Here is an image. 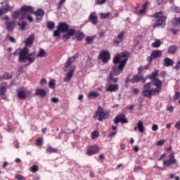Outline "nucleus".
<instances>
[{"instance_id": "obj_36", "label": "nucleus", "mask_w": 180, "mask_h": 180, "mask_svg": "<svg viewBox=\"0 0 180 180\" xmlns=\"http://www.w3.org/2000/svg\"><path fill=\"white\" fill-rule=\"evenodd\" d=\"M124 34H126V32H120L117 35V39L120 40V41H123V39H124Z\"/></svg>"}, {"instance_id": "obj_14", "label": "nucleus", "mask_w": 180, "mask_h": 180, "mask_svg": "<svg viewBox=\"0 0 180 180\" xmlns=\"http://www.w3.org/2000/svg\"><path fill=\"white\" fill-rule=\"evenodd\" d=\"M78 58V55H75L70 58H69L67 62L65 63V68H70L73 63H75V60Z\"/></svg>"}, {"instance_id": "obj_52", "label": "nucleus", "mask_w": 180, "mask_h": 180, "mask_svg": "<svg viewBox=\"0 0 180 180\" xmlns=\"http://www.w3.org/2000/svg\"><path fill=\"white\" fill-rule=\"evenodd\" d=\"M141 169H143L141 166L135 167L134 169V172H139V171H141Z\"/></svg>"}, {"instance_id": "obj_23", "label": "nucleus", "mask_w": 180, "mask_h": 180, "mask_svg": "<svg viewBox=\"0 0 180 180\" xmlns=\"http://www.w3.org/2000/svg\"><path fill=\"white\" fill-rule=\"evenodd\" d=\"M6 29L8 32H12L15 29V21L6 22Z\"/></svg>"}, {"instance_id": "obj_54", "label": "nucleus", "mask_w": 180, "mask_h": 180, "mask_svg": "<svg viewBox=\"0 0 180 180\" xmlns=\"http://www.w3.org/2000/svg\"><path fill=\"white\" fill-rule=\"evenodd\" d=\"M64 2H65V0H60L58 4V9H60V8H61L63 4H64Z\"/></svg>"}, {"instance_id": "obj_12", "label": "nucleus", "mask_w": 180, "mask_h": 180, "mask_svg": "<svg viewBox=\"0 0 180 180\" xmlns=\"http://www.w3.org/2000/svg\"><path fill=\"white\" fill-rule=\"evenodd\" d=\"M8 90V84L6 82H2L0 84V96L1 99H6V91Z\"/></svg>"}, {"instance_id": "obj_6", "label": "nucleus", "mask_w": 180, "mask_h": 180, "mask_svg": "<svg viewBox=\"0 0 180 180\" xmlns=\"http://www.w3.org/2000/svg\"><path fill=\"white\" fill-rule=\"evenodd\" d=\"M21 17H20V20L22 19H27L28 22H33V17H32L29 13H33V7L30 6H23L20 8Z\"/></svg>"}, {"instance_id": "obj_45", "label": "nucleus", "mask_w": 180, "mask_h": 180, "mask_svg": "<svg viewBox=\"0 0 180 180\" xmlns=\"http://www.w3.org/2000/svg\"><path fill=\"white\" fill-rule=\"evenodd\" d=\"M60 34H61V31L58 30L57 27V30L53 32V36L54 37H60Z\"/></svg>"}, {"instance_id": "obj_9", "label": "nucleus", "mask_w": 180, "mask_h": 180, "mask_svg": "<svg viewBox=\"0 0 180 180\" xmlns=\"http://www.w3.org/2000/svg\"><path fill=\"white\" fill-rule=\"evenodd\" d=\"M98 60H101L104 64L109 63V60H110V53L106 50L101 51L98 55Z\"/></svg>"}, {"instance_id": "obj_61", "label": "nucleus", "mask_w": 180, "mask_h": 180, "mask_svg": "<svg viewBox=\"0 0 180 180\" xmlns=\"http://www.w3.org/2000/svg\"><path fill=\"white\" fill-rule=\"evenodd\" d=\"M167 110L169 112H173L174 111V107L172 105H170L169 107L167 108Z\"/></svg>"}, {"instance_id": "obj_13", "label": "nucleus", "mask_w": 180, "mask_h": 180, "mask_svg": "<svg viewBox=\"0 0 180 180\" xmlns=\"http://www.w3.org/2000/svg\"><path fill=\"white\" fill-rule=\"evenodd\" d=\"M114 123L115 124H118V123H122V124H124V123H129L127 119H126V115L120 114L117 115L114 119Z\"/></svg>"}, {"instance_id": "obj_2", "label": "nucleus", "mask_w": 180, "mask_h": 180, "mask_svg": "<svg viewBox=\"0 0 180 180\" xmlns=\"http://www.w3.org/2000/svg\"><path fill=\"white\" fill-rule=\"evenodd\" d=\"M128 57H130V53L129 51L118 53L117 56L114 57L112 62L115 65L112 67L110 74H112V75L115 76L122 74L124 67H126V64H127V60H129ZM117 64H119L118 66H116Z\"/></svg>"}, {"instance_id": "obj_29", "label": "nucleus", "mask_w": 180, "mask_h": 180, "mask_svg": "<svg viewBox=\"0 0 180 180\" xmlns=\"http://www.w3.org/2000/svg\"><path fill=\"white\" fill-rule=\"evenodd\" d=\"M177 49L178 48L176 47V46H171L168 48L167 53L168 54H175V52L176 51Z\"/></svg>"}, {"instance_id": "obj_58", "label": "nucleus", "mask_w": 180, "mask_h": 180, "mask_svg": "<svg viewBox=\"0 0 180 180\" xmlns=\"http://www.w3.org/2000/svg\"><path fill=\"white\" fill-rule=\"evenodd\" d=\"M51 102H52V103H58V98L53 97L51 98Z\"/></svg>"}, {"instance_id": "obj_3", "label": "nucleus", "mask_w": 180, "mask_h": 180, "mask_svg": "<svg viewBox=\"0 0 180 180\" xmlns=\"http://www.w3.org/2000/svg\"><path fill=\"white\" fill-rule=\"evenodd\" d=\"M58 30L61 32V33H65L62 36V40L63 41H67V40H70L74 34H75V30L70 28V25L67 22H60L58 25Z\"/></svg>"}, {"instance_id": "obj_30", "label": "nucleus", "mask_w": 180, "mask_h": 180, "mask_svg": "<svg viewBox=\"0 0 180 180\" xmlns=\"http://www.w3.org/2000/svg\"><path fill=\"white\" fill-rule=\"evenodd\" d=\"M161 44H162L161 41H160L159 39H155V41L152 43L151 47H153V49H158V47H160Z\"/></svg>"}, {"instance_id": "obj_59", "label": "nucleus", "mask_w": 180, "mask_h": 180, "mask_svg": "<svg viewBox=\"0 0 180 180\" xmlns=\"http://www.w3.org/2000/svg\"><path fill=\"white\" fill-rule=\"evenodd\" d=\"M152 130H153V131H157V130H158V125H157V124L153 125V127H152Z\"/></svg>"}, {"instance_id": "obj_41", "label": "nucleus", "mask_w": 180, "mask_h": 180, "mask_svg": "<svg viewBox=\"0 0 180 180\" xmlns=\"http://www.w3.org/2000/svg\"><path fill=\"white\" fill-rule=\"evenodd\" d=\"M167 143V139H162L158 141L156 143L155 146H158V147H161V146H164Z\"/></svg>"}, {"instance_id": "obj_55", "label": "nucleus", "mask_w": 180, "mask_h": 180, "mask_svg": "<svg viewBox=\"0 0 180 180\" xmlns=\"http://www.w3.org/2000/svg\"><path fill=\"white\" fill-rule=\"evenodd\" d=\"M175 70L176 71H179L180 69V60L177 61L176 65L174 66Z\"/></svg>"}, {"instance_id": "obj_17", "label": "nucleus", "mask_w": 180, "mask_h": 180, "mask_svg": "<svg viewBox=\"0 0 180 180\" xmlns=\"http://www.w3.org/2000/svg\"><path fill=\"white\" fill-rule=\"evenodd\" d=\"M75 39H77V41H82L85 38V34L81 31H75Z\"/></svg>"}, {"instance_id": "obj_51", "label": "nucleus", "mask_w": 180, "mask_h": 180, "mask_svg": "<svg viewBox=\"0 0 180 180\" xmlns=\"http://www.w3.org/2000/svg\"><path fill=\"white\" fill-rule=\"evenodd\" d=\"M6 39L10 40V41H11V43H16V40L15 39V38H13V37L9 36V34H8L6 36Z\"/></svg>"}, {"instance_id": "obj_64", "label": "nucleus", "mask_w": 180, "mask_h": 180, "mask_svg": "<svg viewBox=\"0 0 180 180\" xmlns=\"http://www.w3.org/2000/svg\"><path fill=\"white\" fill-rule=\"evenodd\" d=\"M120 147H121V150H126V144L125 143H121Z\"/></svg>"}, {"instance_id": "obj_22", "label": "nucleus", "mask_w": 180, "mask_h": 180, "mask_svg": "<svg viewBox=\"0 0 180 180\" xmlns=\"http://www.w3.org/2000/svg\"><path fill=\"white\" fill-rule=\"evenodd\" d=\"M164 67H172L174 65V60L169 58H165L163 63Z\"/></svg>"}, {"instance_id": "obj_39", "label": "nucleus", "mask_w": 180, "mask_h": 180, "mask_svg": "<svg viewBox=\"0 0 180 180\" xmlns=\"http://www.w3.org/2000/svg\"><path fill=\"white\" fill-rule=\"evenodd\" d=\"M99 137V131H94L91 133V139L93 140H95L96 139H98Z\"/></svg>"}, {"instance_id": "obj_21", "label": "nucleus", "mask_w": 180, "mask_h": 180, "mask_svg": "<svg viewBox=\"0 0 180 180\" xmlns=\"http://www.w3.org/2000/svg\"><path fill=\"white\" fill-rule=\"evenodd\" d=\"M34 15L37 17V22H40V19H39V16L43 18L44 16V11L40 8H39L37 11H33Z\"/></svg>"}, {"instance_id": "obj_56", "label": "nucleus", "mask_w": 180, "mask_h": 180, "mask_svg": "<svg viewBox=\"0 0 180 180\" xmlns=\"http://www.w3.org/2000/svg\"><path fill=\"white\" fill-rule=\"evenodd\" d=\"M39 84L43 86L45 84H47V80L44 78L41 79Z\"/></svg>"}, {"instance_id": "obj_28", "label": "nucleus", "mask_w": 180, "mask_h": 180, "mask_svg": "<svg viewBox=\"0 0 180 180\" xmlns=\"http://www.w3.org/2000/svg\"><path fill=\"white\" fill-rule=\"evenodd\" d=\"M46 153L48 154L57 153H58V149H57L56 148H53L51 146H49L46 148Z\"/></svg>"}, {"instance_id": "obj_32", "label": "nucleus", "mask_w": 180, "mask_h": 180, "mask_svg": "<svg viewBox=\"0 0 180 180\" xmlns=\"http://www.w3.org/2000/svg\"><path fill=\"white\" fill-rule=\"evenodd\" d=\"M137 127L140 133H144V124L142 121H139L137 124Z\"/></svg>"}, {"instance_id": "obj_4", "label": "nucleus", "mask_w": 180, "mask_h": 180, "mask_svg": "<svg viewBox=\"0 0 180 180\" xmlns=\"http://www.w3.org/2000/svg\"><path fill=\"white\" fill-rule=\"evenodd\" d=\"M26 60L27 61H29L30 64L34 63V60H36V51L29 53V49L27 47L25 46L19 52L18 61L20 63H23V61H26Z\"/></svg>"}, {"instance_id": "obj_26", "label": "nucleus", "mask_w": 180, "mask_h": 180, "mask_svg": "<svg viewBox=\"0 0 180 180\" xmlns=\"http://www.w3.org/2000/svg\"><path fill=\"white\" fill-rule=\"evenodd\" d=\"M11 11V6L6 5L0 8V15H4L6 12H9Z\"/></svg>"}, {"instance_id": "obj_53", "label": "nucleus", "mask_w": 180, "mask_h": 180, "mask_svg": "<svg viewBox=\"0 0 180 180\" xmlns=\"http://www.w3.org/2000/svg\"><path fill=\"white\" fill-rule=\"evenodd\" d=\"M179 96H180V93L179 91H176L175 93V95L174 96V101H178V99H179Z\"/></svg>"}, {"instance_id": "obj_63", "label": "nucleus", "mask_w": 180, "mask_h": 180, "mask_svg": "<svg viewBox=\"0 0 180 180\" xmlns=\"http://www.w3.org/2000/svg\"><path fill=\"white\" fill-rule=\"evenodd\" d=\"M174 127L177 128V130H180V121L176 123Z\"/></svg>"}, {"instance_id": "obj_7", "label": "nucleus", "mask_w": 180, "mask_h": 180, "mask_svg": "<svg viewBox=\"0 0 180 180\" xmlns=\"http://www.w3.org/2000/svg\"><path fill=\"white\" fill-rule=\"evenodd\" d=\"M110 116L109 112H105L103 108L99 105L96 111L95 114L93 115V119L98 120V122H102V120H105Z\"/></svg>"}, {"instance_id": "obj_50", "label": "nucleus", "mask_w": 180, "mask_h": 180, "mask_svg": "<svg viewBox=\"0 0 180 180\" xmlns=\"http://www.w3.org/2000/svg\"><path fill=\"white\" fill-rule=\"evenodd\" d=\"M108 0H96V5H103Z\"/></svg>"}, {"instance_id": "obj_57", "label": "nucleus", "mask_w": 180, "mask_h": 180, "mask_svg": "<svg viewBox=\"0 0 180 180\" xmlns=\"http://www.w3.org/2000/svg\"><path fill=\"white\" fill-rule=\"evenodd\" d=\"M113 43L114 44H115V46H119V44L122 43V41H120V39H114Z\"/></svg>"}, {"instance_id": "obj_38", "label": "nucleus", "mask_w": 180, "mask_h": 180, "mask_svg": "<svg viewBox=\"0 0 180 180\" xmlns=\"http://www.w3.org/2000/svg\"><path fill=\"white\" fill-rule=\"evenodd\" d=\"M54 26H56V24L53 21H49L46 23V27L48 29H50L51 30L54 29Z\"/></svg>"}, {"instance_id": "obj_25", "label": "nucleus", "mask_w": 180, "mask_h": 180, "mask_svg": "<svg viewBox=\"0 0 180 180\" xmlns=\"http://www.w3.org/2000/svg\"><path fill=\"white\" fill-rule=\"evenodd\" d=\"M17 95L21 101L26 98V91L25 90L18 91Z\"/></svg>"}, {"instance_id": "obj_11", "label": "nucleus", "mask_w": 180, "mask_h": 180, "mask_svg": "<svg viewBox=\"0 0 180 180\" xmlns=\"http://www.w3.org/2000/svg\"><path fill=\"white\" fill-rule=\"evenodd\" d=\"M101 150V148L98 146H89L86 149L87 155H94L98 154Z\"/></svg>"}, {"instance_id": "obj_40", "label": "nucleus", "mask_w": 180, "mask_h": 180, "mask_svg": "<svg viewBox=\"0 0 180 180\" xmlns=\"http://www.w3.org/2000/svg\"><path fill=\"white\" fill-rule=\"evenodd\" d=\"M109 16H110V13H100V19H108V18H109Z\"/></svg>"}, {"instance_id": "obj_19", "label": "nucleus", "mask_w": 180, "mask_h": 180, "mask_svg": "<svg viewBox=\"0 0 180 180\" xmlns=\"http://www.w3.org/2000/svg\"><path fill=\"white\" fill-rule=\"evenodd\" d=\"M37 96H41L42 98H45L46 93L44 89H37L35 91L34 94Z\"/></svg>"}, {"instance_id": "obj_47", "label": "nucleus", "mask_w": 180, "mask_h": 180, "mask_svg": "<svg viewBox=\"0 0 180 180\" xmlns=\"http://www.w3.org/2000/svg\"><path fill=\"white\" fill-rule=\"evenodd\" d=\"M36 144L37 146H38V147H41V146H43V139L39 138L38 139H37Z\"/></svg>"}, {"instance_id": "obj_8", "label": "nucleus", "mask_w": 180, "mask_h": 180, "mask_svg": "<svg viewBox=\"0 0 180 180\" xmlns=\"http://www.w3.org/2000/svg\"><path fill=\"white\" fill-rule=\"evenodd\" d=\"M178 161L175 159V153L172 152L169 155V159L163 161L165 167H171V165H176Z\"/></svg>"}, {"instance_id": "obj_16", "label": "nucleus", "mask_w": 180, "mask_h": 180, "mask_svg": "<svg viewBox=\"0 0 180 180\" xmlns=\"http://www.w3.org/2000/svg\"><path fill=\"white\" fill-rule=\"evenodd\" d=\"M89 20L92 25H97L98 16H96V13H91L89 17Z\"/></svg>"}, {"instance_id": "obj_44", "label": "nucleus", "mask_w": 180, "mask_h": 180, "mask_svg": "<svg viewBox=\"0 0 180 180\" xmlns=\"http://www.w3.org/2000/svg\"><path fill=\"white\" fill-rule=\"evenodd\" d=\"M49 86L51 89H54V88H56V82L54 80H51L49 82Z\"/></svg>"}, {"instance_id": "obj_33", "label": "nucleus", "mask_w": 180, "mask_h": 180, "mask_svg": "<svg viewBox=\"0 0 180 180\" xmlns=\"http://www.w3.org/2000/svg\"><path fill=\"white\" fill-rule=\"evenodd\" d=\"M147 6H148V2H146L142 5V9L139 11V15H144V13H146V9H147Z\"/></svg>"}, {"instance_id": "obj_10", "label": "nucleus", "mask_w": 180, "mask_h": 180, "mask_svg": "<svg viewBox=\"0 0 180 180\" xmlns=\"http://www.w3.org/2000/svg\"><path fill=\"white\" fill-rule=\"evenodd\" d=\"M161 56H162V51L155 50L152 51L150 56L147 57L146 60L149 64H151L153 60H157V58L161 57Z\"/></svg>"}, {"instance_id": "obj_49", "label": "nucleus", "mask_w": 180, "mask_h": 180, "mask_svg": "<svg viewBox=\"0 0 180 180\" xmlns=\"http://www.w3.org/2000/svg\"><path fill=\"white\" fill-rule=\"evenodd\" d=\"M15 178L17 180H26V178L20 174H15Z\"/></svg>"}, {"instance_id": "obj_46", "label": "nucleus", "mask_w": 180, "mask_h": 180, "mask_svg": "<svg viewBox=\"0 0 180 180\" xmlns=\"http://www.w3.org/2000/svg\"><path fill=\"white\" fill-rule=\"evenodd\" d=\"M26 25H27V22L26 21H22L21 23L18 22V26H20L21 30H25V27H26Z\"/></svg>"}, {"instance_id": "obj_35", "label": "nucleus", "mask_w": 180, "mask_h": 180, "mask_svg": "<svg viewBox=\"0 0 180 180\" xmlns=\"http://www.w3.org/2000/svg\"><path fill=\"white\" fill-rule=\"evenodd\" d=\"M47 53L44 51V49H39V53L37 55V57H46Z\"/></svg>"}, {"instance_id": "obj_27", "label": "nucleus", "mask_w": 180, "mask_h": 180, "mask_svg": "<svg viewBox=\"0 0 180 180\" xmlns=\"http://www.w3.org/2000/svg\"><path fill=\"white\" fill-rule=\"evenodd\" d=\"M141 79H143V77L141 76H139V75H134L132 79H131L129 80V82L131 83V84H134L136 82H140V80Z\"/></svg>"}, {"instance_id": "obj_62", "label": "nucleus", "mask_w": 180, "mask_h": 180, "mask_svg": "<svg viewBox=\"0 0 180 180\" xmlns=\"http://www.w3.org/2000/svg\"><path fill=\"white\" fill-rule=\"evenodd\" d=\"M140 92V90H139V89H133V93L134 94V95H137V94H139Z\"/></svg>"}, {"instance_id": "obj_34", "label": "nucleus", "mask_w": 180, "mask_h": 180, "mask_svg": "<svg viewBox=\"0 0 180 180\" xmlns=\"http://www.w3.org/2000/svg\"><path fill=\"white\" fill-rule=\"evenodd\" d=\"M115 75H112L110 73L109 77H108V82H110V81H112L115 84V82H117V80L119 78L113 77Z\"/></svg>"}, {"instance_id": "obj_48", "label": "nucleus", "mask_w": 180, "mask_h": 180, "mask_svg": "<svg viewBox=\"0 0 180 180\" xmlns=\"http://www.w3.org/2000/svg\"><path fill=\"white\" fill-rule=\"evenodd\" d=\"M31 172H37L39 171V166L32 165L30 168Z\"/></svg>"}, {"instance_id": "obj_37", "label": "nucleus", "mask_w": 180, "mask_h": 180, "mask_svg": "<svg viewBox=\"0 0 180 180\" xmlns=\"http://www.w3.org/2000/svg\"><path fill=\"white\" fill-rule=\"evenodd\" d=\"M20 11H15L13 13V18L14 19H18V18H19V16H20V18H22V11L20 10Z\"/></svg>"}, {"instance_id": "obj_1", "label": "nucleus", "mask_w": 180, "mask_h": 180, "mask_svg": "<svg viewBox=\"0 0 180 180\" xmlns=\"http://www.w3.org/2000/svg\"><path fill=\"white\" fill-rule=\"evenodd\" d=\"M158 77V70H155L149 75L150 79L153 81V85L156 88L151 89V82L145 84L142 91V96L150 98L151 96H157V95L161 94V91H162V82L159 78H157Z\"/></svg>"}, {"instance_id": "obj_18", "label": "nucleus", "mask_w": 180, "mask_h": 180, "mask_svg": "<svg viewBox=\"0 0 180 180\" xmlns=\"http://www.w3.org/2000/svg\"><path fill=\"white\" fill-rule=\"evenodd\" d=\"M75 71V68L73 67V69L69 70V72L66 74V76L64 78L65 82H68L72 76L74 75V72Z\"/></svg>"}, {"instance_id": "obj_31", "label": "nucleus", "mask_w": 180, "mask_h": 180, "mask_svg": "<svg viewBox=\"0 0 180 180\" xmlns=\"http://www.w3.org/2000/svg\"><path fill=\"white\" fill-rule=\"evenodd\" d=\"M172 25L175 27H179V26H180V17L176 18H173V20H172Z\"/></svg>"}, {"instance_id": "obj_5", "label": "nucleus", "mask_w": 180, "mask_h": 180, "mask_svg": "<svg viewBox=\"0 0 180 180\" xmlns=\"http://www.w3.org/2000/svg\"><path fill=\"white\" fill-rule=\"evenodd\" d=\"M153 18L156 19L155 23L153 25V29H155L156 27H161V29H164V27H165L167 16L164 15V12L159 11L153 14Z\"/></svg>"}, {"instance_id": "obj_24", "label": "nucleus", "mask_w": 180, "mask_h": 180, "mask_svg": "<svg viewBox=\"0 0 180 180\" xmlns=\"http://www.w3.org/2000/svg\"><path fill=\"white\" fill-rule=\"evenodd\" d=\"M99 96V92L91 91L89 93L87 98L89 99H96Z\"/></svg>"}, {"instance_id": "obj_42", "label": "nucleus", "mask_w": 180, "mask_h": 180, "mask_svg": "<svg viewBox=\"0 0 180 180\" xmlns=\"http://www.w3.org/2000/svg\"><path fill=\"white\" fill-rule=\"evenodd\" d=\"M11 78H12V74L9 72L4 73L2 77L3 79H11Z\"/></svg>"}, {"instance_id": "obj_15", "label": "nucleus", "mask_w": 180, "mask_h": 180, "mask_svg": "<svg viewBox=\"0 0 180 180\" xmlns=\"http://www.w3.org/2000/svg\"><path fill=\"white\" fill-rule=\"evenodd\" d=\"M119 89V84H111L106 89V92H116Z\"/></svg>"}, {"instance_id": "obj_60", "label": "nucleus", "mask_w": 180, "mask_h": 180, "mask_svg": "<svg viewBox=\"0 0 180 180\" xmlns=\"http://www.w3.org/2000/svg\"><path fill=\"white\" fill-rule=\"evenodd\" d=\"M115 134H117V131H112L108 135V137H115Z\"/></svg>"}, {"instance_id": "obj_20", "label": "nucleus", "mask_w": 180, "mask_h": 180, "mask_svg": "<svg viewBox=\"0 0 180 180\" xmlns=\"http://www.w3.org/2000/svg\"><path fill=\"white\" fill-rule=\"evenodd\" d=\"M34 41V34H31L25 41V46H32Z\"/></svg>"}, {"instance_id": "obj_43", "label": "nucleus", "mask_w": 180, "mask_h": 180, "mask_svg": "<svg viewBox=\"0 0 180 180\" xmlns=\"http://www.w3.org/2000/svg\"><path fill=\"white\" fill-rule=\"evenodd\" d=\"M94 40H95V37L94 36L86 37V41L87 44H91V43H92V41H94Z\"/></svg>"}]
</instances>
